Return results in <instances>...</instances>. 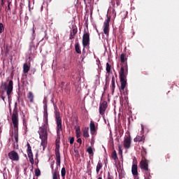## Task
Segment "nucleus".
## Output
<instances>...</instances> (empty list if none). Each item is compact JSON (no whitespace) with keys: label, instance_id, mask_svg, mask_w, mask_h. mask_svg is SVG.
I'll list each match as a JSON object with an SVG mask.
<instances>
[{"label":"nucleus","instance_id":"obj_8","mask_svg":"<svg viewBox=\"0 0 179 179\" xmlns=\"http://www.w3.org/2000/svg\"><path fill=\"white\" fill-rule=\"evenodd\" d=\"M55 119L57 122V134L59 135V132L62 131V119H61L59 114H56Z\"/></svg>","mask_w":179,"mask_h":179},{"label":"nucleus","instance_id":"obj_32","mask_svg":"<svg viewBox=\"0 0 179 179\" xmlns=\"http://www.w3.org/2000/svg\"><path fill=\"white\" fill-rule=\"evenodd\" d=\"M106 72L107 73H110L111 72V65L108 63H106Z\"/></svg>","mask_w":179,"mask_h":179},{"label":"nucleus","instance_id":"obj_11","mask_svg":"<svg viewBox=\"0 0 179 179\" xmlns=\"http://www.w3.org/2000/svg\"><path fill=\"white\" fill-rule=\"evenodd\" d=\"M27 152L28 155V157L29 159V162L31 164H34V159L33 158V152L31 151V146L30 145V143H27Z\"/></svg>","mask_w":179,"mask_h":179},{"label":"nucleus","instance_id":"obj_38","mask_svg":"<svg viewBox=\"0 0 179 179\" xmlns=\"http://www.w3.org/2000/svg\"><path fill=\"white\" fill-rule=\"evenodd\" d=\"M12 3V1H8V9L7 10H8L9 12H10V5Z\"/></svg>","mask_w":179,"mask_h":179},{"label":"nucleus","instance_id":"obj_15","mask_svg":"<svg viewBox=\"0 0 179 179\" xmlns=\"http://www.w3.org/2000/svg\"><path fill=\"white\" fill-rule=\"evenodd\" d=\"M131 173L133 174V176H138V164H136V162L135 163V162H133V164L131 166Z\"/></svg>","mask_w":179,"mask_h":179},{"label":"nucleus","instance_id":"obj_20","mask_svg":"<svg viewBox=\"0 0 179 179\" xmlns=\"http://www.w3.org/2000/svg\"><path fill=\"white\" fill-rule=\"evenodd\" d=\"M83 135L84 138H89V127H85L83 129Z\"/></svg>","mask_w":179,"mask_h":179},{"label":"nucleus","instance_id":"obj_40","mask_svg":"<svg viewBox=\"0 0 179 179\" xmlns=\"http://www.w3.org/2000/svg\"><path fill=\"white\" fill-rule=\"evenodd\" d=\"M80 58L81 59V62H83V61L85 60V55H82Z\"/></svg>","mask_w":179,"mask_h":179},{"label":"nucleus","instance_id":"obj_31","mask_svg":"<svg viewBox=\"0 0 179 179\" xmlns=\"http://www.w3.org/2000/svg\"><path fill=\"white\" fill-rule=\"evenodd\" d=\"M144 177H145V179L152 178V175H150V171L144 173Z\"/></svg>","mask_w":179,"mask_h":179},{"label":"nucleus","instance_id":"obj_49","mask_svg":"<svg viewBox=\"0 0 179 179\" xmlns=\"http://www.w3.org/2000/svg\"><path fill=\"white\" fill-rule=\"evenodd\" d=\"M167 159H170V155H167Z\"/></svg>","mask_w":179,"mask_h":179},{"label":"nucleus","instance_id":"obj_17","mask_svg":"<svg viewBox=\"0 0 179 179\" xmlns=\"http://www.w3.org/2000/svg\"><path fill=\"white\" fill-rule=\"evenodd\" d=\"M77 33H78V29L73 28V30L70 32L69 39L73 40V38H75V36H76Z\"/></svg>","mask_w":179,"mask_h":179},{"label":"nucleus","instance_id":"obj_16","mask_svg":"<svg viewBox=\"0 0 179 179\" xmlns=\"http://www.w3.org/2000/svg\"><path fill=\"white\" fill-rule=\"evenodd\" d=\"M90 129L91 135H94L96 134V124H94V122L91 121L90 123Z\"/></svg>","mask_w":179,"mask_h":179},{"label":"nucleus","instance_id":"obj_50","mask_svg":"<svg viewBox=\"0 0 179 179\" xmlns=\"http://www.w3.org/2000/svg\"><path fill=\"white\" fill-rule=\"evenodd\" d=\"M108 179H113V178H111L108 177Z\"/></svg>","mask_w":179,"mask_h":179},{"label":"nucleus","instance_id":"obj_1","mask_svg":"<svg viewBox=\"0 0 179 179\" xmlns=\"http://www.w3.org/2000/svg\"><path fill=\"white\" fill-rule=\"evenodd\" d=\"M121 68L119 72L120 79V92L125 90V87L127 86V76L128 75V64H120Z\"/></svg>","mask_w":179,"mask_h":179},{"label":"nucleus","instance_id":"obj_26","mask_svg":"<svg viewBox=\"0 0 179 179\" xmlns=\"http://www.w3.org/2000/svg\"><path fill=\"white\" fill-rule=\"evenodd\" d=\"M76 138H80L82 133L80 132V127H77L76 129Z\"/></svg>","mask_w":179,"mask_h":179},{"label":"nucleus","instance_id":"obj_6","mask_svg":"<svg viewBox=\"0 0 179 179\" xmlns=\"http://www.w3.org/2000/svg\"><path fill=\"white\" fill-rule=\"evenodd\" d=\"M43 117H44V122L45 124L41 127V128H45V129H48V112L47 111V104L43 106Z\"/></svg>","mask_w":179,"mask_h":179},{"label":"nucleus","instance_id":"obj_48","mask_svg":"<svg viewBox=\"0 0 179 179\" xmlns=\"http://www.w3.org/2000/svg\"><path fill=\"white\" fill-rule=\"evenodd\" d=\"M36 72V69H33V73H34Z\"/></svg>","mask_w":179,"mask_h":179},{"label":"nucleus","instance_id":"obj_19","mask_svg":"<svg viewBox=\"0 0 179 179\" xmlns=\"http://www.w3.org/2000/svg\"><path fill=\"white\" fill-rule=\"evenodd\" d=\"M134 142H145V136H136L134 139Z\"/></svg>","mask_w":179,"mask_h":179},{"label":"nucleus","instance_id":"obj_47","mask_svg":"<svg viewBox=\"0 0 179 179\" xmlns=\"http://www.w3.org/2000/svg\"><path fill=\"white\" fill-rule=\"evenodd\" d=\"M66 86L68 87V86H69V83H67Z\"/></svg>","mask_w":179,"mask_h":179},{"label":"nucleus","instance_id":"obj_35","mask_svg":"<svg viewBox=\"0 0 179 179\" xmlns=\"http://www.w3.org/2000/svg\"><path fill=\"white\" fill-rule=\"evenodd\" d=\"M87 152L89 153V155H93V148H92V147H88Z\"/></svg>","mask_w":179,"mask_h":179},{"label":"nucleus","instance_id":"obj_23","mask_svg":"<svg viewBox=\"0 0 179 179\" xmlns=\"http://www.w3.org/2000/svg\"><path fill=\"white\" fill-rule=\"evenodd\" d=\"M55 156H61V153L59 152V144L56 143V147L55 149Z\"/></svg>","mask_w":179,"mask_h":179},{"label":"nucleus","instance_id":"obj_37","mask_svg":"<svg viewBox=\"0 0 179 179\" xmlns=\"http://www.w3.org/2000/svg\"><path fill=\"white\" fill-rule=\"evenodd\" d=\"M70 145H73V142H75V138L69 137Z\"/></svg>","mask_w":179,"mask_h":179},{"label":"nucleus","instance_id":"obj_13","mask_svg":"<svg viewBox=\"0 0 179 179\" xmlns=\"http://www.w3.org/2000/svg\"><path fill=\"white\" fill-rule=\"evenodd\" d=\"M123 145L125 149H129V148H131V138L125 136Z\"/></svg>","mask_w":179,"mask_h":179},{"label":"nucleus","instance_id":"obj_24","mask_svg":"<svg viewBox=\"0 0 179 179\" xmlns=\"http://www.w3.org/2000/svg\"><path fill=\"white\" fill-rule=\"evenodd\" d=\"M30 71V66L27 64H24L23 65V72L24 73H28Z\"/></svg>","mask_w":179,"mask_h":179},{"label":"nucleus","instance_id":"obj_51","mask_svg":"<svg viewBox=\"0 0 179 179\" xmlns=\"http://www.w3.org/2000/svg\"><path fill=\"white\" fill-rule=\"evenodd\" d=\"M33 179H36V178H34Z\"/></svg>","mask_w":179,"mask_h":179},{"label":"nucleus","instance_id":"obj_36","mask_svg":"<svg viewBox=\"0 0 179 179\" xmlns=\"http://www.w3.org/2000/svg\"><path fill=\"white\" fill-rule=\"evenodd\" d=\"M118 149H119V155L122 157V148H121V145H118Z\"/></svg>","mask_w":179,"mask_h":179},{"label":"nucleus","instance_id":"obj_4","mask_svg":"<svg viewBox=\"0 0 179 179\" xmlns=\"http://www.w3.org/2000/svg\"><path fill=\"white\" fill-rule=\"evenodd\" d=\"M83 45L84 47L83 50L85 48L87 47V45H90V34L89 31L85 30L83 36Z\"/></svg>","mask_w":179,"mask_h":179},{"label":"nucleus","instance_id":"obj_43","mask_svg":"<svg viewBox=\"0 0 179 179\" xmlns=\"http://www.w3.org/2000/svg\"><path fill=\"white\" fill-rule=\"evenodd\" d=\"M64 85H65V83L64 82H62V83H61L62 89H64Z\"/></svg>","mask_w":179,"mask_h":179},{"label":"nucleus","instance_id":"obj_44","mask_svg":"<svg viewBox=\"0 0 179 179\" xmlns=\"http://www.w3.org/2000/svg\"><path fill=\"white\" fill-rule=\"evenodd\" d=\"M32 30H33V34H34V33H36V29H34V24H33Z\"/></svg>","mask_w":179,"mask_h":179},{"label":"nucleus","instance_id":"obj_2","mask_svg":"<svg viewBox=\"0 0 179 179\" xmlns=\"http://www.w3.org/2000/svg\"><path fill=\"white\" fill-rule=\"evenodd\" d=\"M12 122L14 127V139L16 143L19 142V115L17 114V110L15 109L12 115Z\"/></svg>","mask_w":179,"mask_h":179},{"label":"nucleus","instance_id":"obj_45","mask_svg":"<svg viewBox=\"0 0 179 179\" xmlns=\"http://www.w3.org/2000/svg\"><path fill=\"white\" fill-rule=\"evenodd\" d=\"M50 167H51L52 170H54V164H52V165L50 166Z\"/></svg>","mask_w":179,"mask_h":179},{"label":"nucleus","instance_id":"obj_33","mask_svg":"<svg viewBox=\"0 0 179 179\" xmlns=\"http://www.w3.org/2000/svg\"><path fill=\"white\" fill-rule=\"evenodd\" d=\"M35 176L36 177H40L41 176V171H40V169H37L35 170Z\"/></svg>","mask_w":179,"mask_h":179},{"label":"nucleus","instance_id":"obj_5","mask_svg":"<svg viewBox=\"0 0 179 179\" xmlns=\"http://www.w3.org/2000/svg\"><path fill=\"white\" fill-rule=\"evenodd\" d=\"M110 22H111V17L107 15V19L103 22V33L106 36H108L110 33Z\"/></svg>","mask_w":179,"mask_h":179},{"label":"nucleus","instance_id":"obj_27","mask_svg":"<svg viewBox=\"0 0 179 179\" xmlns=\"http://www.w3.org/2000/svg\"><path fill=\"white\" fill-rule=\"evenodd\" d=\"M110 89L112 90V93H114V90L115 89V80H114V77L112 78V84L110 86Z\"/></svg>","mask_w":179,"mask_h":179},{"label":"nucleus","instance_id":"obj_18","mask_svg":"<svg viewBox=\"0 0 179 179\" xmlns=\"http://www.w3.org/2000/svg\"><path fill=\"white\" fill-rule=\"evenodd\" d=\"M27 99L29 100V103H34V94H33V92H29L28 93Z\"/></svg>","mask_w":179,"mask_h":179},{"label":"nucleus","instance_id":"obj_10","mask_svg":"<svg viewBox=\"0 0 179 179\" xmlns=\"http://www.w3.org/2000/svg\"><path fill=\"white\" fill-rule=\"evenodd\" d=\"M108 107V105L107 103V101H104L103 103H100L99 105V114L104 117V114H106V110H107V108Z\"/></svg>","mask_w":179,"mask_h":179},{"label":"nucleus","instance_id":"obj_29","mask_svg":"<svg viewBox=\"0 0 179 179\" xmlns=\"http://www.w3.org/2000/svg\"><path fill=\"white\" fill-rule=\"evenodd\" d=\"M52 179H61L59 177V173L57 171L52 173Z\"/></svg>","mask_w":179,"mask_h":179},{"label":"nucleus","instance_id":"obj_41","mask_svg":"<svg viewBox=\"0 0 179 179\" xmlns=\"http://www.w3.org/2000/svg\"><path fill=\"white\" fill-rule=\"evenodd\" d=\"M78 143H80V145H82V138H77Z\"/></svg>","mask_w":179,"mask_h":179},{"label":"nucleus","instance_id":"obj_14","mask_svg":"<svg viewBox=\"0 0 179 179\" xmlns=\"http://www.w3.org/2000/svg\"><path fill=\"white\" fill-rule=\"evenodd\" d=\"M128 57H127V55L124 53H122L120 55V65H128Z\"/></svg>","mask_w":179,"mask_h":179},{"label":"nucleus","instance_id":"obj_42","mask_svg":"<svg viewBox=\"0 0 179 179\" xmlns=\"http://www.w3.org/2000/svg\"><path fill=\"white\" fill-rule=\"evenodd\" d=\"M6 0H1V6H3L5 5V2Z\"/></svg>","mask_w":179,"mask_h":179},{"label":"nucleus","instance_id":"obj_28","mask_svg":"<svg viewBox=\"0 0 179 179\" xmlns=\"http://www.w3.org/2000/svg\"><path fill=\"white\" fill-rule=\"evenodd\" d=\"M61 175H62V179H65V176H66V170L65 169V167H63L62 169Z\"/></svg>","mask_w":179,"mask_h":179},{"label":"nucleus","instance_id":"obj_52","mask_svg":"<svg viewBox=\"0 0 179 179\" xmlns=\"http://www.w3.org/2000/svg\"><path fill=\"white\" fill-rule=\"evenodd\" d=\"M120 179H121V178H120Z\"/></svg>","mask_w":179,"mask_h":179},{"label":"nucleus","instance_id":"obj_9","mask_svg":"<svg viewBox=\"0 0 179 179\" xmlns=\"http://www.w3.org/2000/svg\"><path fill=\"white\" fill-rule=\"evenodd\" d=\"M141 169L143 171V173H149L150 170H149V164H148V160H142L140 162Z\"/></svg>","mask_w":179,"mask_h":179},{"label":"nucleus","instance_id":"obj_21","mask_svg":"<svg viewBox=\"0 0 179 179\" xmlns=\"http://www.w3.org/2000/svg\"><path fill=\"white\" fill-rule=\"evenodd\" d=\"M101 169H103V164L101 161H99L96 168V174H99V173H100V170H101Z\"/></svg>","mask_w":179,"mask_h":179},{"label":"nucleus","instance_id":"obj_25","mask_svg":"<svg viewBox=\"0 0 179 179\" xmlns=\"http://www.w3.org/2000/svg\"><path fill=\"white\" fill-rule=\"evenodd\" d=\"M56 164L57 167H59L61 166V155L56 156Z\"/></svg>","mask_w":179,"mask_h":179},{"label":"nucleus","instance_id":"obj_46","mask_svg":"<svg viewBox=\"0 0 179 179\" xmlns=\"http://www.w3.org/2000/svg\"><path fill=\"white\" fill-rule=\"evenodd\" d=\"M1 99L3 101H5V96H1Z\"/></svg>","mask_w":179,"mask_h":179},{"label":"nucleus","instance_id":"obj_12","mask_svg":"<svg viewBox=\"0 0 179 179\" xmlns=\"http://www.w3.org/2000/svg\"><path fill=\"white\" fill-rule=\"evenodd\" d=\"M8 157L10 160L13 162H19L20 157H19V154L16 152V151L13 150L8 153Z\"/></svg>","mask_w":179,"mask_h":179},{"label":"nucleus","instance_id":"obj_3","mask_svg":"<svg viewBox=\"0 0 179 179\" xmlns=\"http://www.w3.org/2000/svg\"><path fill=\"white\" fill-rule=\"evenodd\" d=\"M39 138L41 139V146L44 149L47 148V139L48 138V134H47V129H45V126L44 127L39 128Z\"/></svg>","mask_w":179,"mask_h":179},{"label":"nucleus","instance_id":"obj_39","mask_svg":"<svg viewBox=\"0 0 179 179\" xmlns=\"http://www.w3.org/2000/svg\"><path fill=\"white\" fill-rule=\"evenodd\" d=\"M120 4H121V0H116V5L117 6H120Z\"/></svg>","mask_w":179,"mask_h":179},{"label":"nucleus","instance_id":"obj_34","mask_svg":"<svg viewBox=\"0 0 179 179\" xmlns=\"http://www.w3.org/2000/svg\"><path fill=\"white\" fill-rule=\"evenodd\" d=\"M5 31V27H3V24L0 23V34L3 33Z\"/></svg>","mask_w":179,"mask_h":179},{"label":"nucleus","instance_id":"obj_7","mask_svg":"<svg viewBox=\"0 0 179 179\" xmlns=\"http://www.w3.org/2000/svg\"><path fill=\"white\" fill-rule=\"evenodd\" d=\"M4 90H6L7 96L9 97L10 96V93L13 91V81L10 80L8 85L6 83H3Z\"/></svg>","mask_w":179,"mask_h":179},{"label":"nucleus","instance_id":"obj_22","mask_svg":"<svg viewBox=\"0 0 179 179\" xmlns=\"http://www.w3.org/2000/svg\"><path fill=\"white\" fill-rule=\"evenodd\" d=\"M75 50L77 54H82V50H80V46L79 45V43H76L75 45Z\"/></svg>","mask_w":179,"mask_h":179},{"label":"nucleus","instance_id":"obj_30","mask_svg":"<svg viewBox=\"0 0 179 179\" xmlns=\"http://www.w3.org/2000/svg\"><path fill=\"white\" fill-rule=\"evenodd\" d=\"M112 159H113V160H118V156L117 155V151L114 150L112 152Z\"/></svg>","mask_w":179,"mask_h":179}]
</instances>
